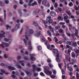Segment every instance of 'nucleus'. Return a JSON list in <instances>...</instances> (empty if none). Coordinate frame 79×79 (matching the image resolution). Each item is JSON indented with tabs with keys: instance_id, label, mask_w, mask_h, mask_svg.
<instances>
[{
	"instance_id": "nucleus-27",
	"label": "nucleus",
	"mask_w": 79,
	"mask_h": 79,
	"mask_svg": "<svg viewBox=\"0 0 79 79\" xmlns=\"http://www.w3.org/2000/svg\"><path fill=\"white\" fill-rule=\"evenodd\" d=\"M32 67H33V71H35V67H36V66H35V65H33L32 66Z\"/></svg>"
},
{
	"instance_id": "nucleus-55",
	"label": "nucleus",
	"mask_w": 79,
	"mask_h": 79,
	"mask_svg": "<svg viewBox=\"0 0 79 79\" xmlns=\"http://www.w3.org/2000/svg\"><path fill=\"white\" fill-rule=\"evenodd\" d=\"M74 35H75V36H77V38H79V36L78 35V34H76L74 33Z\"/></svg>"
},
{
	"instance_id": "nucleus-24",
	"label": "nucleus",
	"mask_w": 79,
	"mask_h": 79,
	"mask_svg": "<svg viewBox=\"0 0 79 79\" xmlns=\"http://www.w3.org/2000/svg\"><path fill=\"white\" fill-rule=\"evenodd\" d=\"M4 3L5 4H9V3L10 2V1H9L7 0H5L4 1Z\"/></svg>"
},
{
	"instance_id": "nucleus-57",
	"label": "nucleus",
	"mask_w": 79,
	"mask_h": 79,
	"mask_svg": "<svg viewBox=\"0 0 79 79\" xmlns=\"http://www.w3.org/2000/svg\"><path fill=\"white\" fill-rule=\"evenodd\" d=\"M59 31L60 33H63V29H60L59 30Z\"/></svg>"
},
{
	"instance_id": "nucleus-53",
	"label": "nucleus",
	"mask_w": 79,
	"mask_h": 79,
	"mask_svg": "<svg viewBox=\"0 0 79 79\" xmlns=\"http://www.w3.org/2000/svg\"><path fill=\"white\" fill-rule=\"evenodd\" d=\"M20 2H19V3L21 5H23V1L22 0H19Z\"/></svg>"
},
{
	"instance_id": "nucleus-5",
	"label": "nucleus",
	"mask_w": 79,
	"mask_h": 79,
	"mask_svg": "<svg viewBox=\"0 0 79 79\" xmlns=\"http://www.w3.org/2000/svg\"><path fill=\"white\" fill-rule=\"evenodd\" d=\"M40 11V10L39 9H37L35 10L33 13V15H38Z\"/></svg>"
},
{
	"instance_id": "nucleus-29",
	"label": "nucleus",
	"mask_w": 79,
	"mask_h": 79,
	"mask_svg": "<svg viewBox=\"0 0 79 79\" xmlns=\"http://www.w3.org/2000/svg\"><path fill=\"white\" fill-rule=\"evenodd\" d=\"M66 12L69 15V16H71V12H70V11H66Z\"/></svg>"
},
{
	"instance_id": "nucleus-54",
	"label": "nucleus",
	"mask_w": 79,
	"mask_h": 79,
	"mask_svg": "<svg viewBox=\"0 0 79 79\" xmlns=\"http://www.w3.org/2000/svg\"><path fill=\"white\" fill-rule=\"evenodd\" d=\"M73 43V41H69V43H68V44L69 45H71V44Z\"/></svg>"
},
{
	"instance_id": "nucleus-64",
	"label": "nucleus",
	"mask_w": 79,
	"mask_h": 79,
	"mask_svg": "<svg viewBox=\"0 0 79 79\" xmlns=\"http://www.w3.org/2000/svg\"><path fill=\"white\" fill-rule=\"evenodd\" d=\"M75 52L76 53H79V50L78 49L76 51H75Z\"/></svg>"
},
{
	"instance_id": "nucleus-47",
	"label": "nucleus",
	"mask_w": 79,
	"mask_h": 79,
	"mask_svg": "<svg viewBox=\"0 0 79 79\" xmlns=\"http://www.w3.org/2000/svg\"><path fill=\"white\" fill-rule=\"evenodd\" d=\"M18 13H19L20 16H21L22 15V13H21V10H18Z\"/></svg>"
},
{
	"instance_id": "nucleus-46",
	"label": "nucleus",
	"mask_w": 79,
	"mask_h": 79,
	"mask_svg": "<svg viewBox=\"0 0 79 79\" xmlns=\"http://www.w3.org/2000/svg\"><path fill=\"white\" fill-rule=\"evenodd\" d=\"M61 71L63 74H65V71H64V69H62Z\"/></svg>"
},
{
	"instance_id": "nucleus-39",
	"label": "nucleus",
	"mask_w": 79,
	"mask_h": 79,
	"mask_svg": "<svg viewBox=\"0 0 79 79\" xmlns=\"http://www.w3.org/2000/svg\"><path fill=\"white\" fill-rule=\"evenodd\" d=\"M25 72L27 75H29V74H31V73L28 72L27 71H25Z\"/></svg>"
},
{
	"instance_id": "nucleus-48",
	"label": "nucleus",
	"mask_w": 79,
	"mask_h": 79,
	"mask_svg": "<svg viewBox=\"0 0 79 79\" xmlns=\"http://www.w3.org/2000/svg\"><path fill=\"white\" fill-rule=\"evenodd\" d=\"M59 24H60V25H62L63 26L64 25V24H65V23L60 22Z\"/></svg>"
},
{
	"instance_id": "nucleus-17",
	"label": "nucleus",
	"mask_w": 79,
	"mask_h": 79,
	"mask_svg": "<svg viewBox=\"0 0 79 79\" xmlns=\"http://www.w3.org/2000/svg\"><path fill=\"white\" fill-rule=\"evenodd\" d=\"M33 24L35 26H36L37 27L39 26V24L37 23V22H35L33 21Z\"/></svg>"
},
{
	"instance_id": "nucleus-11",
	"label": "nucleus",
	"mask_w": 79,
	"mask_h": 79,
	"mask_svg": "<svg viewBox=\"0 0 79 79\" xmlns=\"http://www.w3.org/2000/svg\"><path fill=\"white\" fill-rule=\"evenodd\" d=\"M20 26V24L18 23L16 25V27L15 28V30L17 31L18 29H19Z\"/></svg>"
},
{
	"instance_id": "nucleus-50",
	"label": "nucleus",
	"mask_w": 79,
	"mask_h": 79,
	"mask_svg": "<svg viewBox=\"0 0 79 79\" xmlns=\"http://www.w3.org/2000/svg\"><path fill=\"white\" fill-rule=\"evenodd\" d=\"M28 50H29V51H31L32 50V46H29L28 47Z\"/></svg>"
},
{
	"instance_id": "nucleus-59",
	"label": "nucleus",
	"mask_w": 79,
	"mask_h": 79,
	"mask_svg": "<svg viewBox=\"0 0 79 79\" xmlns=\"http://www.w3.org/2000/svg\"><path fill=\"white\" fill-rule=\"evenodd\" d=\"M29 15L28 14L25 13L24 14V16H25V17L29 16Z\"/></svg>"
},
{
	"instance_id": "nucleus-60",
	"label": "nucleus",
	"mask_w": 79,
	"mask_h": 79,
	"mask_svg": "<svg viewBox=\"0 0 79 79\" xmlns=\"http://www.w3.org/2000/svg\"><path fill=\"white\" fill-rule=\"evenodd\" d=\"M18 7V6H17L16 5H15L14 6V8L15 9V10H16V8Z\"/></svg>"
},
{
	"instance_id": "nucleus-10",
	"label": "nucleus",
	"mask_w": 79,
	"mask_h": 79,
	"mask_svg": "<svg viewBox=\"0 0 79 79\" xmlns=\"http://www.w3.org/2000/svg\"><path fill=\"white\" fill-rule=\"evenodd\" d=\"M70 60L71 58L68 56H65V60L67 62L69 61V62L71 61Z\"/></svg>"
},
{
	"instance_id": "nucleus-51",
	"label": "nucleus",
	"mask_w": 79,
	"mask_h": 79,
	"mask_svg": "<svg viewBox=\"0 0 79 79\" xmlns=\"http://www.w3.org/2000/svg\"><path fill=\"white\" fill-rule=\"evenodd\" d=\"M66 1H67V0H64L65 5H68V2H66Z\"/></svg>"
},
{
	"instance_id": "nucleus-63",
	"label": "nucleus",
	"mask_w": 79,
	"mask_h": 79,
	"mask_svg": "<svg viewBox=\"0 0 79 79\" xmlns=\"http://www.w3.org/2000/svg\"><path fill=\"white\" fill-rule=\"evenodd\" d=\"M62 79H66V76L62 75Z\"/></svg>"
},
{
	"instance_id": "nucleus-35",
	"label": "nucleus",
	"mask_w": 79,
	"mask_h": 79,
	"mask_svg": "<svg viewBox=\"0 0 79 79\" xmlns=\"http://www.w3.org/2000/svg\"><path fill=\"white\" fill-rule=\"evenodd\" d=\"M16 66H17L18 68H19V69H21V66L19 65V64H16Z\"/></svg>"
},
{
	"instance_id": "nucleus-7",
	"label": "nucleus",
	"mask_w": 79,
	"mask_h": 79,
	"mask_svg": "<svg viewBox=\"0 0 79 79\" xmlns=\"http://www.w3.org/2000/svg\"><path fill=\"white\" fill-rule=\"evenodd\" d=\"M44 72L45 73H47L48 71H49L50 70V69L47 66H44Z\"/></svg>"
},
{
	"instance_id": "nucleus-41",
	"label": "nucleus",
	"mask_w": 79,
	"mask_h": 79,
	"mask_svg": "<svg viewBox=\"0 0 79 79\" xmlns=\"http://www.w3.org/2000/svg\"><path fill=\"white\" fill-rule=\"evenodd\" d=\"M75 34H78L79 33V32H78V30H77V29H75Z\"/></svg>"
},
{
	"instance_id": "nucleus-34",
	"label": "nucleus",
	"mask_w": 79,
	"mask_h": 79,
	"mask_svg": "<svg viewBox=\"0 0 79 79\" xmlns=\"http://www.w3.org/2000/svg\"><path fill=\"white\" fill-rule=\"evenodd\" d=\"M23 41L25 45H27V40L25 39H23Z\"/></svg>"
},
{
	"instance_id": "nucleus-62",
	"label": "nucleus",
	"mask_w": 79,
	"mask_h": 79,
	"mask_svg": "<svg viewBox=\"0 0 79 79\" xmlns=\"http://www.w3.org/2000/svg\"><path fill=\"white\" fill-rule=\"evenodd\" d=\"M52 72L53 74H56V70H53Z\"/></svg>"
},
{
	"instance_id": "nucleus-40",
	"label": "nucleus",
	"mask_w": 79,
	"mask_h": 79,
	"mask_svg": "<svg viewBox=\"0 0 79 79\" xmlns=\"http://www.w3.org/2000/svg\"><path fill=\"white\" fill-rule=\"evenodd\" d=\"M50 77L52 79H55V76L53 75H50Z\"/></svg>"
},
{
	"instance_id": "nucleus-23",
	"label": "nucleus",
	"mask_w": 79,
	"mask_h": 79,
	"mask_svg": "<svg viewBox=\"0 0 79 79\" xmlns=\"http://www.w3.org/2000/svg\"><path fill=\"white\" fill-rule=\"evenodd\" d=\"M72 57H73V58H75L76 57V55L74 53V52H73L72 53Z\"/></svg>"
},
{
	"instance_id": "nucleus-8",
	"label": "nucleus",
	"mask_w": 79,
	"mask_h": 79,
	"mask_svg": "<svg viewBox=\"0 0 79 79\" xmlns=\"http://www.w3.org/2000/svg\"><path fill=\"white\" fill-rule=\"evenodd\" d=\"M56 61L58 63H59L60 62V59L59 58V57H60V55L58 54H57V55H56Z\"/></svg>"
},
{
	"instance_id": "nucleus-32",
	"label": "nucleus",
	"mask_w": 79,
	"mask_h": 79,
	"mask_svg": "<svg viewBox=\"0 0 79 79\" xmlns=\"http://www.w3.org/2000/svg\"><path fill=\"white\" fill-rule=\"evenodd\" d=\"M54 39L55 40V42H56V43L57 42H58V39H57V38H56V37H54Z\"/></svg>"
},
{
	"instance_id": "nucleus-14",
	"label": "nucleus",
	"mask_w": 79,
	"mask_h": 79,
	"mask_svg": "<svg viewBox=\"0 0 79 79\" xmlns=\"http://www.w3.org/2000/svg\"><path fill=\"white\" fill-rule=\"evenodd\" d=\"M42 38L41 39V41H42V40L43 42H45L46 41V39H45V38L44 36L42 35L41 37H42Z\"/></svg>"
},
{
	"instance_id": "nucleus-3",
	"label": "nucleus",
	"mask_w": 79,
	"mask_h": 79,
	"mask_svg": "<svg viewBox=\"0 0 79 79\" xmlns=\"http://www.w3.org/2000/svg\"><path fill=\"white\" fill-rule=\"evenodd\" d=\"M50 14L51 16L52 17H55L56 16V12L54 11H51L50 12Z\"/></svg>"
},
{
	"instance_id": "nucleus-52",
	"label": "nucleus",
	"mask_w": 79,
	"mask_h": 79,
	"mask_svg": "<svg viewBox=\"0 0 79 79\" xmlns=\"http://www.w3.org/2000/svg\"><path fill=\"white\" fill-rule=\"evenodd\" d=\"M11 77L13 78V79H15L16 78V76H15V75H11Z\"/></svg>"
},
{
	"instance_id": "nucleus-25",
	"label": "nucleus",
	"mask_w": 79,
	"mask_h": 79,
	"mask_svg": "<svg viewBox=\"0 0 79 79\" xmlns=\"http://www.w3.org/2000/svg\"><path fill=\"white\" fill-rule=\"evenodd\" d=\"M42 5H46V4H47V1L46 0H43V1L42 2Z\"/></svg>"
},
{
	"instance_id": "nucleus-4",
	"label": "nucleus",
	"mask_w": 79,
	"mask_h": 79,
	"mask_svg": "<svg viewBox=\"0 0 79 79\" xmlns=\"http://www.w3.org/2000/svg\"><path fill=\"white\" fill-rule=\"evenodd\" d=\"M4 45H5V46H6V47H9V44H8L5 43L3 42H2V44L0 45V46H1V47H2V48H4V47H5V46H3Z\"/></svg>"
},
{
	"instance_id": "nucleus-21",
	"label": "nucleus",
	"mask_w": 79,
	"mask_h": 79,
	"mask_svg": "<svg viewBox=\"0 0 79 79\" xmlns=\"http://www.w3.org/2000/svg\"><path fill=\"white\" fill-rule=\"evenodd\" d=\"M69 6H70V7H72V6H73V2H70L69 4Z\"/></svg>"
},
{
	"instance_id": "nucleus-61",
	"label": "nucleus",
	"mask_w": 79,
	"mask_h": 79,
	"mask_svg": "<svg viewBox=\"0 0 79 79\" xmlns=\"http://www.w3.org/2000/svg\"><path fill=\"white\" fill-rule=\"evenodd\" d=\"M10 40L6 39V38H5L4 39V41H5V42H8Z\"/></svg>"
},
{
	"instance_id": "nucleus-56",
	"label": "nucleus",
	"mask_w": 79,
	"mask_h": 79,
	"mask_svg": "<svg viewBox=\"0 0 79 79\" xmlns=\"http://www.w3.org/2000/svg\"><path fill=\"white\" fill-rule=\"evenodd\" d=\"M38 75V74L37 73H34V76L35 77H36V76H37Z\"/></svg>"
},
{
	"instance_id": "nucleus-16",
	"label": "nucleus",
	"mask_w": 79,
	"mask_h": 79,
	"mask_svg": "<svg viewBox=\"0 0 79 79\" xmlns=\"http://www.w3.org/2000/svg\"><path fill=\"white\" fill-rule=\"evenodd\" d=\"M48 27L50 30V31H51L53 33L54 32V30H53V28L51 26H48Z\"/></svg>"
},
{
	"instance_id": "nucleus-12",
	"label": "nucleus",
	"mask_w": 79,
	"mask_h": 79,
	"mask_svg": "<svg viewBox=\"0 0 79 79\" xmlns=\"http://www.w3.org/2000/svg\"><path fill=\"white\" fill-rule=\"evenodd\" d=\"M45 73L48 76H51V75L52 74V72L51 71L48 70Z\"/></svg>"
},
{
	"instance_id": "nucleus-36",
	"label": "nucleus",
	"mask_w": 79,
	"mask_h": 79,
	"mask_svg": "<svg viewBox=\"0 0 79 79\" xmlns=\"http://www.w3.org/2000/svg\"><path fill=\"white\" fill-rule=\"evenodd\" d=\"M40 76H43V77H44L45 76V74L43 72H41L40 73Z\"/></svg>"
},
{
	"instance_id": "nucleus-42",
	"label": "nucleus",
	"mask_w": 79,
	"mask_h": 79,
	"mask_svg": "<svg viewBox=\"0 0 79 79\" xmlns=\"http://www.w3.org/2000/svg\"><path fill=\"white\" fill-rule=\"evenodd\" d=\"M54 7V8H57V7H58V4L56 2L55 4Z\"/></svg>"
},
{
	"instance_id": "nucleus-37",
	"label": "nucleus",
	"mask_w": 79,
	"mask_h": 79,
	"mask_svg": "<svg viewBox=\"0 0 79 79\" xmlns=\"http://www.w3.org/2000/svg\"><path fill=\"white\" fill-rule=\"evenodd\" d=\"M57 23L56 22H54L52 24V26H56V24Z\"/></svg>"
},
{
	"instance_id": "nucleus-31",
	"label": "nucleus",
	"mask_w": 79,
	"mask_h": 79,
	"mask_svg": "<svg viewBox=\"0 0 79 79\" xmlns=\"http://www.w3.org/2000/svg\"><path fill=\"white\" fill-rule=\"evenodd\" d=\"M76 77L77 79H79V74L77 72L76 73Z\"/></svg>"
},
{
	"instance_id": "nucleus-49",
	"label": "nucleus",
	"mask_w": 79,
	"mask_h": 79,
	"mask_svg": "<svg viewBox=\"0 0 79 79\" xmlns=\"http://www.w3.org/2000/svg\"><path fill=\"white\" fill-rule=\"evenodd\" d=\"M47 48L48 49H49V50L50 49V44H48L47 45Z\"/></svg>"
},
{
	"instance_id": "nucleus-44",
	"label": "nucleus",
	"mask_w": 79,
	"mask_h": 79,
	"mask_svg": "<svg viewBox=\"0 0 79 79\" xmlns=\"http://www.w3.org/2000/svg\"><path fill=\"white\" fill-rule=\"evenodd\" d=\"M64 19L67 20L68 19V16H64Z\"/></svg>"
},
{
	"instance_id": "nucleus-43",
	"label": "nucleus",
	"mask_w": 79,
	"mask_h": 79,
	"mask_svg": "<svg viewBox=\"0 0 79 79\" xmlns=\"http://www.w3.org/2000/svg\"><path fill=\"white\" fill-rule=\"evenodd\" d=\"M63 43V42L61 41H59L58 42H57L56 44H62V43Z\"/></svg>"
},
{
	"instance_id": "nucleus-38",
	"label": "nucleus",
	"mask_w": 79,
	"mask_h": 79,
	"mask_svg": "<svg viewBox=\"0 0 79 79\" xmlns=\"http://www.w3.org/2000/svg\"><path fill=\"white\" fill-rule=\"evenodd\" d=\"M68 69H69L70 71H73V68L71 66H70Z\"/></svg>"
},
{
	"instance_id": "nucleus-26",
	"label": "nucleus",
	"mask_w": 79,
	"mask_h": 79,
	"mask_svg": "<svg viewBox=\"0 0 79 79\" xmlns=\"http://www.w3.org/2000/svg\"><path fill=\"white\" fill-rule=\"evenodd\" d=\"M0 5L1 6H3L5 5V4L3 2H2V1H0Z\"/></svg>"
},
{
	"instance_id": "nucleus-18",
	"label": "nucleus",
	"mask_w": 79,
	"mask_h": 79,
	"mask_svg": "<svg viewBox=\"0 0 79 79\" xmlns=\"http://www.w3.org/2000/svg\"><path fill=\"white\" fill-rule=\"evenodd\" d=\"M72 45V46H75V47L77 46V43L76 42H74L73 41Z\"/></svg>"
},
{
	"instance_id": "nucleus-45",
	"label": "nucleus",
	"mask_w": 79,
	"mask_h": 79,
	"mask_svg": "<svg viewBox=\"0 0 79 79\" xmlns=\"http://www.w3.org/2000/svg\"><path fill=\"white\" fill-rule=\"evenodd\" d=\"M59 28H60V26H56L55 27L56 30H58Z\"/></svg>"
},
{
	"instance_id": "nucleus-20",
	"label": "nucleus",
	"mask_w": 79,
	"mask_h": 79,
	"mask_svg": "<svg viewBox=\"0 0 79 79\" xmlns=\"http://www.w3.org/2000/svg\"><path fill=\"white\" fill-rule=\"evenodd\" d=\"M72 37L73 40H75V39H76V37L75 36V35H74V34H72Z\"/></svg>"
},
{
	"instance_id": "nucleus-15",
	"label": "nucleus",
	"mask_w": 79,
	"mask_h": 79,
	"mask_svg": "<svg viewBox=\"0 0 79 79\" xmlns=\"http://www.w3.org/2000/svg\"><path fill=\"white\" fill-rule=\"evenodd\" d=\"M69 41V40L68 39H67L66 38H64V42L66 43V44H68Z\"/></svg>"
},
{
	"instance_id": "nucleus-19",
	"label": "nucleus",
	"mask_w": 79,
	"mask_h": 79,
	"mask_svg": "<svg viewBox=\"0 0 79 79\" xmlns=\"http://www.w3.org/2000/svg\"><path fill=\"white\" fill-rule=\"evenodd\" d=\"M8 68L9 69H12V70H15V68L11 66H9Z\"/></svg>"
},
{
	"instance_id": "nucleus-6",
	"label": "nucleus",
	"mask_w": 79,
	"mask_h": 79,
	"mask_svg": "<svg viewBox=\"0 0 79 79\" xmlns=\"http://www.w3.org/2000/svg\"><path fill=\"white\" fill-rule=\"evenodd\" d=\"M1 34H0V39H2V37H5V36L3 35L4 34H5V33L3 31H1Z\"/></svg>"
},
{
	"instance_id": "nucleus-22",
	"label": "nucleus",
	"mask_w": 79,
	"mask_h": 79,
	"mask_svg": "<svg viewBox=\"0 0 79 79\" xmlns=\"http://www.w3.org/2000/svg\"><path fill=\"white\" fill-rule=\"evenodd\" d=\"M11 27L10 26L8 25H6V29L7 30H8L9 28L11 29Z\"/></svg>"
},
{
	"instance_id": "nucleus-30",
	"label": "nucleus",
	"mask_w": 79,
	"mask_h": 79,
	"mask_svg": "<svg viewBox=\"0 0 79 79\" xmlns=\"http://www.w3.org/2000/svg\"><path fill=\"white\" fill-rule=\"evenodd\" d=\"M47 33L48 34V35H49V36H52V33H51V32H50V31H48Z\"/></svg>"
},
{
	"instance_id": "nucleus-58",
	"label": "nucleus",
	"mask_w": 79,
	"mask_h": 79,
	"mask_svg": "<svg viewBox=\"0 0 79 79\" xmlns=\"http://www.w3.org/2000/svg\"><path fill=\"white\" fill-rule=\"evenodd\" d=\"M48 64V65L49 66V67H50V68H53V66L51 64Z\"/></svg>"
},
{
	"instance_id": "nucleus-2",
	"label": "nucleus",
	"mask_w": 79,
	"mask_h": 79,
	"mask_svg": "<svg viewBox=\"0 0 79 79\" xmlns=\"http://www.w3.org/2000/svg\"><path fill=\"white\" fill-rule=\"evenodd\" d=\"M33 31L32 30H30L29 31V32H26V35L25 37L27 40H28L29 38H28V36H30L32 34H33Z\"/></svg>"
},
{
	"instance_id": "nucleus-9",
	"label": "nucleus",
	"mask_w": 79,
	"mask_h": 79,
	"mask_svg": "<svg viewBox=\"0 0 79 79\" xmlns=\"http://www.w3.org/2000/svg\"><path fill=\"white\" fill-rule=\"evenodd\" d=\"M35 35H36V36H37L38 37H39V36L40 35V31L37 30L35 32Z\"/></svg>"
},
{
	"instance_id": "nucleus-1",
	"label": "nucleus",
	"mask_w": 79,
	"mask_h": 79,
	"mask_svg": "<svg viewBox=\"0 0 79 79\" xmlns=\"http://www.w3.org/2000/svg\"><path fill=\"white\" fill-rule=\"evenodd\" d=\"M52 17L50 16H48L47 17V19L46 20V22L44 20H43L42 19H40V20L42 21V23H43L44 24H50V23H53V20L51 19Z\"/></svg>"
},
{
	"instance_id": "nucleus-13",
	"label": "nucleus",
	"mask_w": 79,
	"mask_h": 79,
	"mask_svg": "<svg viewBox=\"0 0 79 79\" xmlns=\"http://www.w3.org/2000/svg\"><path fill=\"white\" fill-rule=\"evenodd\" d=\"M53 52H54L55 54H56V55H57V54H58L59 55V53H58V49H54Z\"/></svg>"
},
{
	"instance_id": "nucleus-33",
	"label": "nucleus",
	"mask_w": 79,
	"mask_h": 79,
	"mask_svg": "<svg viewBox=\"0 0 79 79\" xmlns=\"http://www.w3.org/2000/svg\"><path fill=\"white\" fill-rule=\"evenodd\" d=\"M37 4V2H34V3H32L31 6H34L35 5H36Z\"/></svg>"
},
{
	"instance_id": "nucleus-28",
	"label": "nucleus",
	"mask_w": 79,
	"mask_h": 79,
	"mask_svg": "<svg viewBox=\"0 0 79 79\" xmlns=\"http://www.w3.org/2000/svg\"><path fill=\"white\" fill-rule=\"evenodd\" d=\"M30 59L31 60H33V61H35V60H36V59H35V58L34 57L32 56H31Z\"/></svg>"
}]
</instances>
